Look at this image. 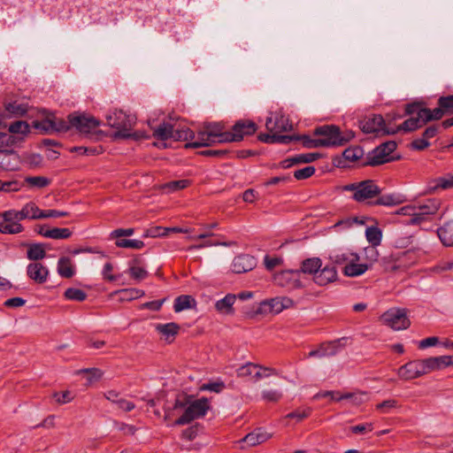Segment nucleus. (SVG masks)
Here are the masks:
<instances>
[{
  "instance_id": "1",
  "label": "nucleus",
  "mask_w": 453,
  "mask_h": 453,
  "mask_svg": "<svg viewBox=\"0 0 453 453\" xmlns=\"http://www.w3.org/2000/svg\"><path fill=\"white\" fill-rule=\"evenodd\" d=\"M180 408L184 409V412L175 420L176 426L187 425L195 419L204 417L210 409V402L205 397L193 399L191 396H186L182 400L175 401L174 409Z\"/></svg>"
},
{
  "instance_id": "2",
  "label": "nucleus",
  "mask_w": 453,
  "mask_h": 453,
  "mask_svg": "<svg viewBox=\"0 0 453 453\" xmlns=\"http://www.w3.org/2000/svg\"><path fill=\"white\" fill-rule=\"evenodd\" d=\"M229 134L230 131H224V127L220 123H207L197 131L196 140L187 143L185 147L200 148L215 143L229 142Z\"/></svg>"
},
{
  "instance_id": "3",
  "label": "nucleus",
  "mask_w": 453,
  "mask_h": 453,
  "mask_svg": "<svg viewBox=\"0 0 453 453\" xmlns=\"http://www.w3.org/2000/svg\"><path fill=\"white\" fill-rule=\"evenodd\" d=\"M107 124L117 129L114 136L116 138H134L140 139L145 137L142 133H131V129L136 122L134 115H127L121 110L114 111L106 117Z\"/></svg>"
},
{
  "instance_id": "4",
  "label": "nucleus",
  "mask_w": 453,
  "mask_h": 453,
  "mask_svg": "<svg viewBox=\"0 0 453 453\" xmlns=\"http://www.w3.org/2000/svg\"><path fill=\"white\" fill-rule=\"evenodd\" d=\"M314 135L319 138V141L326 142L320 147H333L343 145L354 137V133L348 131L342 134L335 126H322L314 130Z\"/></svg>"
},
{
  "instance_id": "5",
  "label": "nucleus",
  "mask_w": 453,
  "mask_h": 453,
  "mask_svg": "<svg viewBox=\"0 0 453 453\" xmlns=\"http://www.w3.org/2000/svg\"><path fill=\"white\" fill-rule=\"evenodd\" d=\"M433 372L429 359L411 361L398 369V376L404 380H411Z\"/></svg>"
},
{
  "instance_id": "6",
  "label": "nucleus",
  "mask_w": 453,
  "mask_h": 453,
  "mask_svg": "<svg viewBox=\"0 0 453 453\" xmlns=\"http://www.w3.org/2000/svg\"><path fill=\"white\" fill-rule=\"evenodd\" d=\"M344 190L352 191L353 199L357 202H365L367 199L377 196L380 193V188L371 180L346 185Z\"/></svg>"
},
{
  "instance_id": "7",
  "label": "nucleus",
  "mask_w": 453,
  "mask_h": 453,
  "mask_svg": "<svg viewBox=\"0 0 453 453\" xmlns=\"http://www.w3.org/2000/svg\"><path fill=\"white\" fill-rule=\"evenodd\" d=\"M33 127L42 134H52L54 132H65L69 129L66 121L57 118L53 113L45 112L42 119L33 121Z\"/></svg>"
},
{
  "instance_id": "8",
  "label": "nucleus",
  "mask_w": 453,
  "mask_h": 453,
  "mask_svg": "<svg viewBox=\"0 0 453 453\" xmlns=\"http://www.w3.org/2000/svg\"><path fill=\"white\" fill-rule=\"evenodd\" d=\"M380 319L383 324L394 330L406 329L411 325L407 317V311L402 308L389 309L381 315Z\"/></svg>"
},
{
  "instance_id": "9",
  "label": "nucleus",
  "mask_w": 453,
  "mask_h": 453,
  "mask_svg": "<svg viewBox=\"0 0 453 453\" xmlns=\"http://www.w3.org/2000/svg\"><path fill=\"white\" fill-rule=\"evenodd\" d=\"M441 202L437 199H429L418 206H413V215L410 218L408 224L418 225L430 219L437 213Z\"/></svg>"
},
{
  "instance_id": "10",
  "label": "nucleus",
  "mask_w": 453,
  "mask_h": 453,
  "mask_svg": "<svg viewBox=\"0 0 453 453\" xmlns=\"http://www.w3.org/2000/svg\"><path fill=\"white\" fill-rule=\"evenodd\" d=\"M69 128L75 127L79 132L89 134L96 130L100 122L94 117L86 113H73L68 116Z\"/></svg>"
},
{
  "instance_id": "11",
  "label": "nucleus",
  "mask_w": 453,
  "mask_h": 453,
  "mask_svg": "<svg viewBox=\"0 0 453 453\" xmlns=\"http://www.w3.org/2000/svg\"><path fill=\"white\" fill-rule=\"evenodd\" d=\"M360 128L366 134H394L396 130L394 127L388 126L380 115H372L367 117L359 123Z\"/></svg>"
},
{
  "instance_id": "12",
  "label": "nucleus",
  "mask_w": 453,
  "mask_h": 453,
  "mask_svg": "<svg viewBox=\"0 0 453 453\" xmlns=\"http://www.w3.org/2000/svg\"><path fill=\"white\" fill-rule=\"evenodd\" d=\"M396 149L395 142H387L375 148L368 157L371 165H379L394 160L392 152Z\"/></svg>"
},
{
  "instance_id": "13",
  "label": "nucleus",
  "mask_w": 453,
  "mask_h": 453,
  "mask_svg": "<svg viewBox=\"0 0 453 453\" xmlns=\"http://www.w3.org/2000/svg\"><path fill=\"white\" fill-rule=\"evenodd\" d=\"M265 127L268 134H281L292 129L288 118L281 112L271 113L266 119Z\"/></svg>"
},
{
  "instance_id": "14",
  "label": "nucleus",
  "mask_w": 453,
  "mask_h": 453,
  "mask_svg": "<svg viewBox=\"0 0 453 453\" xmlns=\"http://www.w3.org/2000/svg\"><path fill=\"white\" fill-rule=\"evenodd\" d=\"M274 281L277 285L285 287L288 289H297L303 288L301 280V273L299 271H284L274 276Z\"/></svg>"
},
{
  "instance_id": "15",
  "label": "nucleus",
  "mask_w": 453,
  "mask_h": 453,
  "mask_svg": "<svg viewBox=\"0 0 453 453\" xmlns=\"http://www.w3.org/2000/svg\"><path fill=\"white\" fill-rule=\"evenodd\" d=\"M406 112L408 114H414L416 113V117L410 118L406 119L402 125L398 126L397 127H394L396 130V133L403 130L405 132H411L414 131L422 126H424L425 120L423 118H421V109L417 104H410L406 107Z\"/></svg>"
},
{
  "instance_id": "16",
  "label": "nucleus",
  "mask_w": 453,
  "mask_h": 453,
  "mask_svg": "<svg viewBox=\"0 0 453 453\" xmlns=\"http://www.w3.org/2000/svg\"><path fill=\"white\" fill-rule=\"evenodd\" d=\"M257 131L255 122L249 119L238 120L232 127L229 134V142H240L244 136L251 135Z\"/></svg>"
},
{
  "instance_id": "17",
  "label": "nucleus",
  "mask_w": 453,
  "mask_h": 453,
  "mask_svg": "<svg viewBox=\"0 0 453 453\" xmlns=\"http://www.w3.org/2000/svg\"><path fill=\"white\" fill-rule=\"evenodd\" d=\"M11 213H12V210L0 213V219H3L0 221V233L2 234H16L21 233L24 229L18 219L10 215Z\"/></svg>"
},
{
  "instance_id": "18",
  "label": "nucleus",
  "mask_w": 453,
  "mask_h": 453,
  "mask_svg": "<svg viewBox=\"0 0 453 453\" xmlns=\"http://www.w3.org/2000/svg\"><path fill=\"white\" fill-rule=\"evenodd\" d=\"M338 278V273L335 267L332 265H326L321 266L316 275L312 277L315 284L324 287L332 282H334Z\"/></svg>"
},
{
  "instance_id": "19",
  "label": "nucleus",
  "mask_w": 453,
  "mask_h": 453,
  "mask_svg": "<svg viewBox=\"0 0 453 453\" xmlns=\"http://www.w3.org/2000/svg\"><path fill=\"white\" fill-rule=\"evenodd\" d=\"M27 273L35 283L42 284L47 281L50 272L42 264L35 262L27 266Z\"/></svg>"
},
{
  "instance_id": "20",
  "label": "nucleus",
  "mask_w": 453,
  "mask_h": 453,
  "mask_svg": "<svg viewBox=\"0 0 453 453\" xmlns=\"http://www.w3.org/2000/svg\"><path fill=\"white\" fill-rule=\"evenodd\" d=\"M256 265L253 257L249 255H240L236 257L232 263V271L235 273H243L251 271Z\"/></svg>"
},
{
  "instance_id": "21",
  "label": "nucleus",
  "mask_w": 453,
  "mask_h": 453,
  "mask_svg": "<svg viewBox=\"0 0 453 453\" xmlns=\"http://www.w3.org/2000/svg\"><path fill=\"white\" fill-rule=\"evenodd\" d=\"M427 188L430 193L453 188V174L448 173L444 176L432 179L428 182Z\"/></svg>"
},
{
  "instance_id": "22",
  "label": "nucleus",
  "mask_w": 453,
  "mask_h": 453,
  "mask_svg": "<svg viewBox=\"0 0 453 453\" xmlns=\"http://www.w3.org/2000/svg\"><path fill=\"white\" fill-rule=\"evenodd\" d=\"M236 301V295L227 294L215 303L216 311L221 315H234V304Z\"/></svg>"
},
{
  "instance_id": "23",
  "label": "nucleus",
  "mask_w": 453,
  "mask_h": 453,
  "mask_svg": "<svg viewBox=\"0 0 453 453\" xmlns=\"http://www.w3.org/2000/svg\"><path fill=\"white\" fill-rule=\"evenodd\" d=\"M367 272V265H363L360 261L359 257H357V253H356V257L351 260L350 263L343 266L342 273L345 276L355 278L365 274Z\"/></svg>"
},
{
  "instance_id": "24",
  "label": "nucleus",
  "mask_w": 453,
  "mask_h": 453,
  "mask_svg": "<svg viewBox=\"0 0 453 453\" xmlns=\"http://www.w3.org/2000/svg\"><path fill=\"white\" fill-rule=\"evenodd\" d=\"M271 438V434L262 428L254 430L243 437L239 442L246 443L248 446L253 447L261 444Z\"/></svg>"
},
{
  "instance_id": "25",
  "label": "nucleus",
  "mask_w": 453,
  "mask_h": 453,
  "mask_svg": "<svg viewBox=\"0 0 453 453\" xmlns=\"http://www.w3.org/2000/svg\"><path fill=\"white\" fill-rule=\"evenodd\" d=\"M379 256L377 247L372 245L364 248L360 253H357L363 265H367V271L378 261Z\"/></svg>"
},
{
  "instance_id": "26",
  "label": "nucleus",
  "mask_w": 453,
  "mask_h": 453,
  "mask_svg": "<svg viewBox=\"0 0 453 453\" xmlns=\"http://www.w3.org/2000/svg\"><path fill=\"white\" fill-rule=\"evenodd\" d=\"M356 253L349 250H337L331 252L329 258L334 265L346 266L356 257Z\"/></svg>"
},
{
  "instance_id": "27",
  "label": "nucleus",
  "mask_w": 453,
  "mask_h": 453,
  "mask_svg": "<svg viewBox=\"0 0 453 453\" xmlns=\"http://www.w3.org/2000/svg\"><path fill=\"white\" fill-rule=\"evenodd\" d=\"M173 126L170 123H162L159 125L157 128L153 131L154 137L159 139L162 141L160 143H155L156 146L158 147H166V144L164 142L165 141L168 139L173 140Z\"/></svg>"
},
{
  "instance_id": "28",
  "label": "nucleus",
  "mask_w": 453,
  "mask_h": 453,
  "mask_svg": "<svg viewBox=\"0 0 453 453\" xmlns=\"http://www.w3.org/2000/svg\"><path fill=\"white\" fill-rule=\"evenodd\" d=\"M41 235L45 238L54 239V240H64L68 239L72 235V231L69 228H60V227H53V228H44L42 227L39 232Z\"/></svg>"
},
{
  "instance_id": "29",
  "label": "nucleus",
  "mask_w": 453,
  "mask_h": 453,
  "mask_svg": "<svg viewBox=\"0 0 453 453\" xmlns=\"http://www.w3.org/2000/svg\"><path fill=\"white\" fill-rule=\"evenodd\" d=\"M156 331L161 334L162 338L165 341L171 342L180 330V326L176 323L171 322L166 324H157L155 326Z\"/></svg>"
},
{
  "instance_id": "30",
  "label": "nucleus",
  "mask_w": 453,
  "mask_h": 453,
  "mask_svg": "<svg viewBox=\"0 0 453 453\" xmlns=\"http://www.w3.org/2000/svg\"><path fill=\"white\" fill-rule=\"evenodd\" d=\"M298 137L292 135H284L281 134H260L258 140L265 143H283L288 144L293 140H297Z\"/></svg>"
},
{
  "instance_id": "31",
  "label": "nucleus",
  "mask_w": 453,
  "mask_h": 453,
  "mask_svg": "<svg viewBox=\"0 0 453 453\" xmlns=\"http://www.w3.org/2000/svg\"><path fill=\"white\" fill-rule=\"evenodd\" d=\"M57 271L63 278L68 279L73 277L75 273V268L71 258L66 257H60L58 261Z\"/></svg>"
},
{
  "instance_id": "32",
  "label": "nucleus",
  "mask_w": 453,
  "mask_h": 453,
  "mask_svg": "<svg viewBox=\"0 0 453 453\" xmlns=\"http://www.w3.org/2000/svg\"><path fill=\"white\" fill-rule=\"evenodd\" d=\"M322 265V260L319 257L307 258L302 262L299 272L301 274L307 273L314 277Z\"/></svg>"
},
{
  "instance_id": "33",
  "label": "nucleus",
  "mask_w": 453,
  "mask_h": 453,
  "mask_svg": "<svg viewBox=\"0 0 453 453\" xmlns=\"http://www.w3.org/2000/svg\"><path fill=\"white\" fill-rule=\"evenodd\" d=\"M437 234L443 245L453 246V221L447 222L437 229Z\"/></svg>"
},
{
  "instance_id": "34",
  "label": "nucleus",
  "mask_w": 453,
  "mask_h": 453,
  "mask_svg": "<svg viewBox=\"0 0 453 453\" xmlns=\"http://www.w3.org/2000/svg\"><path fill=\"white\" fill-rule=\"evenodd\" d=\"M283 311L280 298H273L270 300L264 301L260 303L258 311L260 313H273L278 314Z\"/></svg>"
},
{
  "instance_id": "35",
  "label": "nucleus",
  "mask_w": 453,
  "mask_h": 453,
  "mask_svg": "<svg viewBox=\"0 0 453 453\" xmlns=\"http://www.w3.org/2000/svg\"><path fill=\"white\" fill-rule=\"evenodd\" d=\"M196 302L195 298L188 295H183L178 296L174 301L173 309L175 312H180L184 310L191 309L195 307Z\"/></svg>"
},
{
  "instance_id": "36",
  "label": "nucleus",
  "mask_w": 453,
  "mask_h": 453,
  "mask_svg": "<svg viewBox=\"0 0 453 453\" xmlns=\"http://www.w3.org/2000/svg\"><path fill=\"white\" fill-rule=\"evenodd\" d=\"M27 105L17 101L9 103L5 105V116L6 117H19L27 113Z\"/></svg>"
},
{
  "instance_id": "37",
  "label": "nucleus",
  "mask_w": 453,
  "mask_h": 453,
  "mask_svg": "<svg viewBox=\"0 0 453 453\" xmlns=\"http://www.w3.org/2000/svg\"><path fill=\"white\" fill-rule=\"evenodd\" d=\"M196 134H195L192 130L188 127H175L173 126V141H189L192 142L196 140Z\"/></svg>"
},
{
  "instance_id": "38",
  "label": "nucleus",
  "mask_w": 453,
  "mask_h": 453,
  "mask_svg": "<svg viewBox=\"0 0 453 453\" xmlns=\"http://www.w3.org/2000/svg\"><path fill=\"white\" fill-rule=\"evenodd\" d=\"M24 183L30 188H43L50 184V180L44 176H27Z\"/></svg>"
},
{
  "instance_id": "39",
  "label": "nucleus",
  "mask_w": 453,
  "mask_h": 453,
  "mask_svg": "<svg viewBox=\"0 0 453 453\" xmlns=\"http://www.w3.org/2000/svg\"><path fill=\"white\" fill-rule=\"evenodd\" d=\"M128 273L130 276L137 281H141L148 276V272L138 265L137 260H134L130 263Z\"/></svg>"
},
{
  "instance_id": "40",
  "label": "nucleus",
  "mask_w": 453,
  "mask_h": 453,
  "mask_svg": "<svg viewBox=\"0 0 453 453\" xmlns=\"http://www.w3.org/2000/svg\"><path fill=\"white\" fill-rule=\"evenodd\" d=\"M420 109H421V118L424 119L426 124L428 121L437 120V119H441L443 117V115L446 113L441 106H439L438 108H435L434 110H430L427 108H420Z\"/></svg>"
},
{
  "instance_id": "41",
  "label": "nucleus",
  "mask_w": 453,
  "mask_h": 453,
  "mask_svg": "<svg viewBox=\"0 0 453 453\" xmlns=\"http://www.w3.org/2000/svg\"><path fill=\"white\" fill-rule=\"evenodd\" d=\"M365 237L372 246L377 247L381 242L382 232L377 226H369L365 230Z\"/></svg>"
},
{
  "instance_id": "42",
  "label": "nucleus",
  "mask_w": 453,
  "mask_h": 453,
  "mask_svg": "<svg viewBox=\"0 0 453 453\" xmlns=\"http://www.w3.org/2000/svg\"><path fill=\"white\" fill-rule=\"evenodd\" d=\"M27 255L28 259L37 261L45 257L46 251L42 244L35 243L28 247Z\"/></svg>"
},
{
  "instance_id": "43",
  "label": "nucleus",
  "mask_w": 453,
  "mask_h": 453,
  "mask_svg": "<svg viewBox=\"0 0 453 453\" xmlns=\"http://www.w3.org/2000/svg\"><path fill=\"white\" fill-rule=\"evenodd\" d=\"M346 339L342 338L334 342L325 343L321 345L325 357L334 356L339 352L340 349L344 345L342 342H346Z\"/></svg>"
},
{
  "instance_id": "44",
  "label": "nucleus",
  "mask_w": 453,
  "mask_h": 453,
  "mask_svg": "<svg viewBox=\"0 0 453 453\" xmlns=\"http://www.w3.org/2000/svg\"><path fill=\"white\" fill-rule=\"evenodd\" d=\"M115 293L120 295V299L122 301H131L137 299L143 296L145 294L143 290L138 288L120 289Z\"/></svg>"
},
{
  "instance_id": "45",
  "label": "nucleus",
  "mask_w": 453,
  "mask_h": 453,
  "mask_svg": "<svg viewBox=\"0 0 453 453\" xmlns=\"http://www.w3.org/2000/svg\"><path fill=\"white\" fill-rule=\"evenodd\" d=\"M9 132L15 136L17 134L23 138L24 135L29 133V126L25 121L18 120L10 125Z\"/></svg>"
},
{
  "instance_id": "46",
  "label": "nucleus",
  "mask_w": 453,
  "mask_h": 453,
  "mask_svg": "<svg viewBox=\"0 0 453 453\" xmlns=\"http://www.w3.org/2000/svg\"><path fill=\"white\" fill-rule=\"evenodd\" d=\"M27 211V219H42L43 210H41L34 202L27 203L24 205Z\"/></svg>"
},
{
  "instance_id": "47",
  "label": "nucleus",
  "mask_w": 453,
  "mask_h": 453,
  "mask_svg": "<svg viewBox=\"0 0 453 453\" xmlns=\"http://www.w3.org/2000/svg\"><path fill=\"white\" fill-rule=\"evenodd\" d=\"M256 369L257 364L247 363L237 369V376L240 378L254 380Z\"/></svg>"
},
{
  "instance_id": "48",
  "label": "nucleus",
  "mask_w": 453,
  "mask_h": 453,
  "mask_svg": "<svg viewBox=\"0 0 453 453\" xmlns=\"http://www.w3.org/2000/svg\"><path fill=\"white\" fill-rule=\"evenodd\" d=\"M432 370L437 371L441 370L444 367L450 366L449 356H441L428 357Z\"/></svg>"
},
{
  "instance_id": "49",
  "label": "nucleus",
  "mask_w": 453,
  "mask_h": 453,
  "mask_svg": "<svg viewBox=\"0 0 453 453\" xmlns=\"http://www.w3.org/2000/svg\"><path fill=\"white\" fill-rule=\"evenodd\" d=\"M402 200L398 196L388 194L380 196L376 201L375 204L384 206H395L400 204Z\"/></svg>"
},
{
  "instance_id": "50",
  "label": "nucleus",
  "mask_w": 453,
  "mask_h": 453,
  "mask_svg": "<svg viewBox=\"0 0 453 453\" xmlns=\"http://www.w3.org/2000/svg\"><path fill=\"white\" fill-rule=\"evenodd\" d=\"M22 141V137L13 135L12 133L0 132V147H12Z\"/></svg>"
},
{
  "instance_id": "51",
  "label": "nucleus",
  "mask_w": 453,
  "mask_h": 453,
  "mask_svg": "<svg viewBox=\"0 0 453 453\" xmlns=\"http://www.w3.org/2000/svg\"><path fill=\"white\" fill-rule=\"evenodd\" d=\"M116 246L119 248H126V249H134V250H141L144 247V242L141 240H127V239H119L115 242Z\"/></svg>"
},
{
  "instance_id": "52",
  "label": "nucleus",
  "mask_w": 453,
  "mask_h": 453,
  "mask_svg": "<svg viewBox=\"0 0 453 453\" xmlns=\"http://www.w3.org/2000/svg\"><path fill=\"white\" fill-rule=\"evenodd\" d=\"M65 297L68 300L81 302L87 298V294L80 289L75 288H69L65 291Z\"/></svg>"
},
{
  "instance_id": "53",
  "label": "nucleus",
  "mask_w": 453,
  "mask_h": 453,
  "mask_svg": "<svg viewBox=\"0 0 453 453\" xmlns=\"http://www.w3.org/2000/svg\"><path fill=\"white\" fill-rule=\"evenodd\" d=\"M334 393L333 391H326V392L317 394L314 396V398L318 399L319 397L331 396L332 398L335 399L336 401H341L343 399H352L355 403H358L361 401V395L357 396V395H352V394H346V395H342L338 397H334Z\"/></svg>"
},
{
  "instance_id": "54",
  "label": "nucleus",
  "mask_w": 453,
  "mask_h": 453,
  "mask_svg": "<svg viewBox=\"0 0 453 453\" xmlns=\"http://www.w3.org/2000/svg\"><path fill=\"white\" fill-rule=\"evenodd\" d=\"M278 372L277 370L271 368V367H265L259 365H257L256 372L254 375V380H259L264 378H268L271 375H277Z\"/></svg>"
},
{
  "instance_id": "55",
  "label": "nucleus",
  "mask_w": 453,
  "mask_h": 453,
  "mask_svg": "<svg viewBox=\"0 0 453 453\" xmlns=\"http://www.w3.org/2000/svg\"><path fill=\"white\" fill-rule=\"evenodd\" d=\"M363 150L359 147L348 148L343 151V157L346 160L354 162L363 157Z\"/></svg>"
},
{
  "instance_id": "56",
  "label": "nucleus",
  "mask_w": 453,
  "mask_h": 453,
  "mask_svg": "<svg viewBox=\"0 0 453 453\" xmlns=\"http://www.w3.org/2000/svg\"><path fill=\"white\" fill-rule=\"evenodd\" d=\"M188 183L189 181L188 180H173L165 183L162 188L168 192H173L187 188Z\"/></svg>"
},
{
  "instance_id": "57",
  "label": "nucleus",
  "mask_w": 453,
  "mask_h": 453,
  "mask_svg": "<svg viewBox=\"0 0 453 453\" xmlns=\"http://www.w3.org/2000/svg\"><path fill=\"white\" fill-rule=\"evenodd\" d=\"M24 186L23 183L18 180H11V181H1L0 180V191L4 192H16L22 188Z\"/></svg>"
},
{
  "instance_id": "58",
  "label": "nucleus",
  "mask_w": 453,
  "mask_h": 453,
  "mask_svg": "<svg viewBox=\"0 0 453 453\" xmlns=\"http://www.w3.org/2000/svg\"><path fill=\"white\" fill-rule=\"evenodd\" d=\"M225 383L221 380L211 381L208 383H203L200 389L203 391H211L215 393H220L225 388Z\"/></svg>"
},
{
  "instance_id": "59",
  "label": "nucleus",
  "mask_w": 453,
  "mask_h": 453,
  "mask_svg": "<svg viewBox=\"0 0 453 453\" xmlns=\"http://www.w3.org/2000/svg\"><path fill=\"white\" fill-rule=\"evenodd\" d=\"M113 265L110 262L104 264L102 269V277L104 280L115 281L119 279V275L113 273Z\"/></svg>"
},
{
  "instance_id": "60",
  "label": "nucleus",
  "mask_w": 453,
  "mask_h": 453,
  "mask_svg": "<svg viewBox=\"0 0 453 453\" xmlns=\"http://www.w3.org/2000/svg\"><path fill=\"white\" fill-rule=\"evenodd\" d=\"M52 396L58 404L68 403L74 397L73 394L69 390L63 392H55Z\"/></svg>"
},
{
  "instance_id": "61",
  "label": "nucleus",
  "mask_w": 453,
  "mask_h": 453,
  "mask_svg": "<svg viewBox=\"0 0 453 453\" xmlns=\"http://www.w3.org/2000/svg\"><path fill=\"white\" fill-rule=\"evenodd\" d=\"M302 140L304 147L311 149V148H319L320 145L326 144V142L319 141V138L314 135V137H311L309 135H303L299 138Z\"/></svg>"
},
{
  "instance_id": "62",
  "label": "nucleus",
  "mask_w": 453,
  "mask_h": 453,
  "mask_svg": "<svg viewBox=\"0 0 453 453\" xmlns=\"http://www.w3.org/2000/svg\"><path fill=\"white\" fill-rule=\"evenodd\" d=\"M315 167L309 165L304 168L296 170L294 172V177L296 180H305L307 178H310L315 173Z\"/></svg>"
},
{
  "instance_id": "63",
  "label": "nucleus",
  "mask_w": 453,
  "mask_h": 453,
  "mask_svg": "<svg viewBox=\"0 0 453 453\" xmlns=\"http://www.w3.org/2000/svg\"><path fill=\"white\" fill-rule=\"evenodd\" d=\"M438 104L446 113H453V95L440 97Z\"/></svg>"
},
{
  "instance_id": "64",
  "label": "nucleus",
  "mask_w": 453,
  "mask_h": 453,
  "mask_svg": "<svg viewBox=\"0 0 453 453\" xmlns=\"http://www.w3.org/2000/svg\"><path fill=\"white\" fill-rule=\"evenodd\" d=\"M282 396V394L276 389L264 390L262 392V398L267 402H278Z\"/></svg>"
}]
</instances>
